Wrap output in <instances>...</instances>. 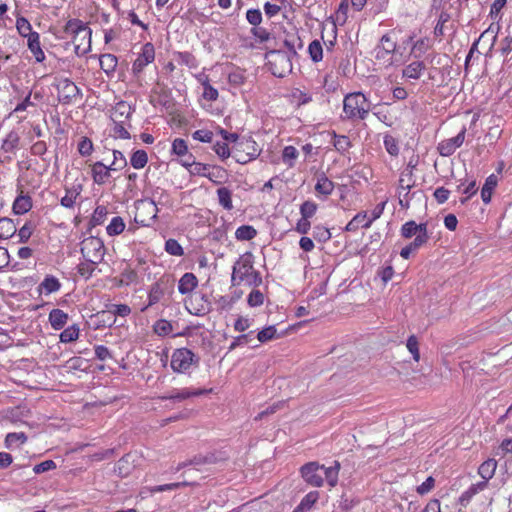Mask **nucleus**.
I'll use <instances>...</instances> for the list:
<instances>
[{
    "mask_svg": "<svg viewBox=\"0 0 512 512\" xmlns=\"http://www.w3.org/2000/svg\"><path fill=\"white\" fill-rule=\"evenodd\" d=\"M247 303L250 307L261 306L264 303V294L258 289H253L247 297Z\"/></svg>",
    "mask_w": 512,
    "mask_h": 512,
    "instance_id": "53",
    "label": "nucleus"
},
{
    "mask_svg": "<svg viewBox=\"0 0 512 512\" xmlns=\"http://www.w3.org/2000/svg\"><path fill=\"white\" fill-rule=\"evenodd\" d=\"M400 232L401 236L406 239L415 236V239H423V243H426L429 239L427 223L417 224L415 221L410 220L402 225Z\"/></svg>",
    "mask_w": 512,
    "mask_h": 512,
    "instance_id": "12",
    "label": "nucleus"
},
{
    "mask_svg": "<svg viewBox=\"0 0 512 512\" xmlns=\"http://www.w3.org/2000/svg\"><path fill=\"white\" fill-rule=\"evenodd\" d=\"M171 152H172V154H175L179 157L187 156V154L189 152H188V146H187L186 141L181 138H176L172 142Z\"/></svg>",
    "mask_w": 512,
    "mask_h": 512,
    "instance_id": "47",
    "label": "nucleus"
},
{
    "mask_svg": "<svg viewBox=\"0 0 512 512\" xmlns=\"http://www.w3.org/2000/svg\"><path fill=\"white\" fill-rule=\"evenodd\" d=\"M209 168H210V166L207 164L195 162L194 165H191L189 173L191 175L203 176V177H207L210 180H213V175L211 173H209Z\"/></svg>",
    "mask_w": 512,
    "mask_h": 512,
    "instance_id": "45",
    "label": "nucleus"
},
{
    "mask_svg": "<svg viewBox=\"0 0 512 512\" xmlns=\"http://www.w3.org/2000/svg\"><path fill=\"white\" fill-rule=\"evenodd\" d=\"M465 133L466 128L463 127L455 137L441 141L437 146L439 154L444 157L451 156L463 144Z\"/></svg>",
    "mask_w": 512,
    "mask_h": 512,
    "instance_id": "13",
    "label": "nucleus"
},
{
    "mask_svg": "<svg viewBox=\"0 0 512 512\" xmlns=\"http://www.w3.org/2000/svg\"><path fill=\"white\" fill-rule=\"evenodd\" d=\"M384 147L391 156H397L399 154L398 142L391 135L384 136Z\"/></svg>",
    "mask_w": 512,
    "mask_h": 512,
    "instance_id": "55",
    "label": "nucleus"
},
{
    "mask_svg": "<svg viewBox=\"0 0 512 512\" xmlns=\"http://www.w3.org/2000/svg\"><path fill=\"white\" fill-rule=\"evenodd\" d=\"M100 67L106 73V75H112L117 67L118 59L115 55L107 53L103 54L99 58Z\"/></svg>",
    "mask_w": 512,
    "mask_h": 512,
    "instance_id": "26",
    "label": "nucleus"
},
{
    "mask_svg": "<svg viewBox=\"0 0 512 512\" xmlns=\"http://www.w3.org/2000/svg\"><path fill=\"white\" fill-rule=\"evenodd\" d=\"M507 4V0H495L491 7L489 16L493 21H499L502 18L501 10L505 7Z\"/></svg>",
    "mask_w": 512,
    "mask_h": 512,
    "instance_id": "48",
    "label": "nucleus"
},
{
    "mask_svg": "<svg viewBox=\"0 0 512 512\" xmlns=\"http://www.w3.org/2000/svg\"><path fill=\"white\" fill-rule=\"evenodd\" d=\"M308 53L313 62H319L323 58V48L319 40H313L308 46Z\"/></svg>",
    "mask_w": 512,
    "mask_h": 512,
    "instance_id": "41",
    "label": "nucleus"
},
{
    "mask_svg": "<svg viewBox=\"0 0 512 512\" xmlns=\"http://www.w3.org/2000/svg\"><path fill=\"white\" fill-rule=\"evenodd\" d=\"M232 286L246 284L257 287L262 284V277L254 269V256L251 252H245L240 255L232 267L231 275Z\"/></svg>",
    "mask_w": 512,
    "mask_h": 512,
    "instance_id": "2",
    "label": "nucleus"
},
{
    "mask_svg": "<svg viewBox=\"0 0 512 512\" xmlns=\"http://www.w3.org/2000/svg\"><path fill=\"white\" fill-rule=\"evenodd\" d=\"M425 243H423V239H414L411 243L403 247L400 251V256L403 259H409L411 254L422 247Z\"/></svg>",
    "mask_w": 512,
    "mask_h": 512,
    "instance_id": "44",
    "label": "nucleus"
},
{
    "mask_svg": "<svg viewBox=\"0 0 512 512\" xmlns=\"http://www.w3.org/2000/svg\"><path fill=\"white\" fill-rule=\"evenodd\" d=\"M17 229L12 219H0V239H8L16 233Z\"/></svg>",
    "mask_w": 512,
    "mask_h": 512,
    "instance_id": "33",
    "label": "nucleus"
},
{
    "mask_svg": "<svg viewBox=\"0 0 512 512\" xmlns=\"http://www.w3.org/2000/svg\"><path fill=\"white\" fill-rule=\"evenodd\" d=\"M257 231L251 225H242L236 229L235 238L239 241H249L256 237Z\"/></svg>",
    "mask_w": 512,
    "mask_h": 512,
    "instance_id": "36",
    "label": "nucleus"
},
{
    "mask_svg": "<svg viewBox=\"0 0 512 512\" xmlns=\"http://www.w3.org/2000/svg\"><path fill=\"white\" fill-rule=\"evenodd\" d=\"M165 251L172 256H182L184 254L182 246L175 239H168L165 242Z\"/></svg>",
    "mask_w": 512,
    "mask_h": 512,
    "instance_id": "51",
    "label": "nucleus"
},
{
    "mask_svg": "<svg viewBox=\"0 0 512 512\" xmlns=\"http://www.w3.org/2000/svg\"><path fill=\"white\" fill-rule=\"evenodd\" d=\"M27 46L30 52L33 54L36 62L42 63L46 59L45 53L41 47L39 33L32 34L27 39Z\"/></svg>",
    "mask_w": 512,
    "mask_h": 512,
    "instance_id": "20",
    "label": "nucleus"
},
{
    "mask_svg": "<svg viewBox=\"0 0 512 512\" xmlns=\"http://www.w3.org/2000/svg\"><path fill=\"white\" fill-rule=\"evenodd\" d=\"M397 49V33L392 30L384 34L376 45L374 52L377 60H383L389 64L392 63V55Z\"/></svg>",
    "mask_w": 512,
    "mask_h": 512,
    "instance_id": "8",
    "label": "nucleus"
},
{
    "mask_svg": "<svg viewBox=\"0 0 512 512\" xmlns=\"http://www.w3.org/2000/svg\"><path fill=\"white\" fill-rule=\"evenodd\" d=\"M317 204L313 201H305L300 206V214L302 218L310 219L313 217L317 211Z\"/></svg>",
    "mask_w": 512,
    "mask_h": 512,
    "instance_id": "54",
    "label": "nucleus"
},
{
    "mask_svg": "<svg viewBox=\"0 0 512 512\" xmlns=\"http://www.w3.org/2000/svg\"><path fill=\"white\" fill-rule=\"evenodd\" d=\"M164 295V291L161 287V284L158 282L153 283L150 286L148 292V303L145 307L142 308V311H145L148 307L157 304Z\"/></svg>",
    "mask_w": 512,
    "mask_h": 512,
    "instance_id": "29",
    "label": "nucleus"
},
{
    "mask_svg": "<svg viewBox=\"0 0 512 512\" xmlns=\"http://www.w3.org/2000/svg\"><path fill=\"white\" fill-rule=\"evenodd\" d=\"M68 321V314L61 309H53L49 313V322L54 330L62 329Z\"/></svg>",
    "mask_w": 512,
    "mask_h": 512,
    "instance_id": "23",
    "label": "nucleus"
},
{
    "mask_svg": "<svg viewBox=\"0 0 512 512\" xmlns=\"http://www.w3.org/2000/svg\"><path fill=\"white\" fill-rule=\"evenodd\" d=\"M172 331V325L169 321L161 319L154 325V332L159 336H166Z\"/></svg>",
    "mask_w": 512,
    "mask_h": 512,
    "instance_id": "57",
    "label": "nucleus"
},
{
    "mask_svg": "<svg viewBox=\"0 0 512 512\" xmlns=\"http://www.w3.org/2000/svg\"><path fill=\"white\" fill-rule=\"evenodd\" d=\"M333 145L338 152L344 154L351 147V141L346 135H337L334 133Z\"/></svg>",
    "mask_w": 512,
    "mask_h": 512,
    "instance_id": "42",
    "label": "nucleus"
},
{
    "mask_svg": "<svg viewBox=\"0 0 512 512\" xmlns=\"http://www.w3.org/2000/svg\"><path fill=\"white\" fill-rule=\"evenodd\" d=\"M244 71L239 68L234 69L228 75V81L231 85L240 86L245 82Z\"/></svg>",
    "mask_w": 512,
    "mask_h": 512,
    "instance_id": "58",
    "label": "nucleus"
},
{
    "mask_svg": "<svg viewBox=\"0 0 512 512\" xmlns=\"http://www.w3.org/2000/svg\"><path fill=\"white\" fill-rule=\"evenodd\" d=\"M206 392L207 390L205 389H198L192 387L172 388L171 390L167 391L158 398L162 401L171 400L175 403H181L189 398L201 396Z\"/></svg>",
    "mask_w": 512,
    "mask_h": 512,
    "instance_id": "10",
    "label": "nucleus"
},
{
    "mask_svg": "<svg viewBox=\"0 0 512 512\" xmlns=\"http://www.w3.org/2000/svg\"><path fill=\"white\" fill-rule=\"evenodd\" d=\"M253 337V331H250L247 334H242L234 338L232 343L229 346V351L236 349L238 346H244L248 344Z\"/></svg>",
    "mask_w": 512,
    "mask_h": 512,
    "instance_id": "62",
    "label": "nucleus"
},
{
    "mask_svg": "<svg viewBox=\"0 0 512 512\" xmlns=\"http://www.w3.org/2000/svg\"><path fill=\"white\" fill-rule=\"evenodd\" d=\"M62 287L58 278L53 275H46L42 282L38 285L37 291L39 294L50 295L58 292Z\"/></svg>",
    "mask_w": 512,
    "mask_h": 512,
    "instance_id": "17",
    "label": "nucleus"
},
{
    "mask_svg": "<svg viewBox=\"0 0 512 512\" xmlns=\"http://www.w3.org/2000/svg\"><path fill=\"white\" fill-rule=\"evenodd\" d=\"M298 155L299 152L294 146H285L282 151V161L289 168H292L295 165V160L297 159Z\"/></svg>",
    "mask_w": 512,
    "mask_h": 512,
    "instance_id": "38",
    "label": "nucleus"
},
{
    "mask_svg": "<svg viewBox=\"0 0 512 512\" xmlns=\"http://www.w3.org/2000/svg\"><path fill=\"white\" fill-rule=\"evenodd\" d=\"M217 196L219 204L225 209V210H232L233 204H232V192L227 187H221L217 189Z\"/></svg>",
    "mask_w": 512,
    "mask_h": 512,
    "instance_id": "34",
    "label": "nucleus"
},
{
    "mask_svg": "<svg viewBox=\"0 0 512 512\" xmlns=\"http://www.w3.org/2000/svg\"><path fill=\"white\" fill-rule=\"evenodd\" d=\"M487 484L485 481H480L476 484H472L467 490H465L460 496V503H468L477 493L485 490Z\"/></svg>",
    "mask_w": 512,
    "mask_h": 512,
    "instance_id": "31",
    "label": "nucleus"
},
{
    "mask_svg": "<svg viewBox=\"0 0 512 512\" xmlns=\"http://www.w3.org/2000/svg\"><path fill=\"white\" fill-rule=\"evenodd\" d=\"M386 206V201H383L376 205V207L371 211L370 216L366 211H361L357 213L345 226V231L355 232L359 226L364 229H368L371 227L372 223L381 217L384 212Z\"/></svg>",
    "mask_w": 512,
    "mask_h": 512,
    "instance_id": "7",
    "label": "nucleus"
},
{
    "mask_svg": "<svg viewBox=\"0 0 512 512\" xmlns=\"http://www.w3.org/2000/svg\"><path fill=\"white\" fill-rule=\"evenodd\" d=\"M192 138L202 143H210L213 139V132L207 129H199L192 133Z\"/></svg>",
    "mask_w": 512,
    "mask_h": 512,
    "instance_id": "60",
    "label": "nucleus"
},
{
    "mask_svg": "<svg viewBox=\"0 0 512 512\" xmlns=\"http://www.w3.org/2000/svg\"><path fill=\"white\" fill-rule=\"evenodd\" d=\"M425 69L426 65L424 61L416 59L404 67L402 70V75L405 78L417 80L422 76Z\"/></svg>",
    "mask_w": 512,
    "mask_h": 512,
    "instance_id": "19",
    "label": "nucleus"
},
{
    "mask_svg": "<svg viewBox=\"0 0 512 512\" xmlns=\"http://www.w3.org/2000/svg\"><path fill=\"white\" fill-rule=\"evenodd\" d=\"M199 357L188 348L175 349L171 355L170 366L175 373H188L192 366H198Z\"/></svg>",
    "mask_w": 512,
    "mask_h": 512,
    "instance_id": "5",
    "label": "nucleus"
},
{
    "mask_svg": "<svg viewBox=\"0 0 512 512\" xmlns=\"http://www.w3.org/2000/svg\"><path fill=\"white\" fill-rule=\"evenodd\" d=\"M125 229V222L120 216L113 217L109 225L106 227L109 236L121 234Z\"/></svg>",
    "mask_w": 512,
    "mask_h": 512,
    "instance_id": "39",
    "label": "nucleus"
},
{
    "mask_svg": "<svg viewBox=\"0 0 512 512\" xmlns=\"http://www.w3.org/2000/svg\"><path fill=\"white\" fill-rule=\"evenodd\" d=\"M83 190L82 184H73L65 188V195L61 198L60 204L65 208H73L77 198Z\"/></svg>",
    "mask_w": 512,
    "mask_h": 512,
    "instance_id": "18",
    "label": "nucleus"
},
{
    "mask_svg": "<svg viewBox=\"0 0 512 512\" xmlns=\"http://www.w3.org/2000/svg\"><path fill=\"white\" fill-rule=\"evenodd\" d=\"M175 58L178 64L184 65L190 69H196L199 66L196 57L190 52H177L175 53Z\"/></svg>",
    "mask_w": 512,
    "mask_h": 512,
    "instance_id": "32",
    "label": "nucleus"
},
{
    "mask_svg": "<svg viewBox=\"0 0 512 512\" xmlns=\"http://www.w3.org/2000/svg\"><path fill=\"white\" fill-rule=\"evenodd\" d=\"M497 183H498V178L494 174H491L486 178L485 183L481 189V198L485 204L490 203L492 193H493L494 189L496 188Z\"/></svg>",
    "mask_w": 512,
    "mask_h": 512,
    "instance_id": "25",
    "label": "nucleus"
},
{
    "mask_svg": "<svg viewBox=\"0 0 512 512\" xmlns=\"http://www.w3.org/2000/svg\"><path fill=\"white\" fill-rule=\"evenodd\" d=\"M148 162V155L145 150L139 149L136 150L131 158H130V164L135 169H142L146 166Z\"/></svg>",
    "mask_w": 512,
    "mask_h": 512,
    "instance_id": "37",
    "label": "nucleus"
},
{
    "mask_svg": "<svg viewBox=\"0 0 512 512\" xmlns=\"http://www.w3.org/2000/svg\"><path fill=\"white\" fill-rule=\"evenodd\" d=\"M334 190V183L328 179V177L322 173L317 177V183L315 185V191L318 194L329 196Z\"/></svg>",
    "mask_w": 512,
    "mask_h": 512,
    "instance_id": "27",
    "label": "nucleus"
},
{
    "mask_svg": "<svg viewBox=\"0 0 512 512\" xmlns=\"http://www.w3.org/2000/svg\"><path fill=\"white\" fill-rule=\"evenodd\" d=\"M497 468V461L493 458H490L484 461L478 468V474L488 485V481L494 476Z\"/></svg>",
    "mask_w": 512,
    "mask_h": 512,
    "instance_id": "24",
    "label": "nucleus"
},
{
    "mask_svg": "<svg viewBox=\"0 0 512 512\" xmlns=\"http://www.w3.org/2000/svg\"><path fill=\"white\" fill-rule=\"evenodd\" d=\"M79 328L76 325H72L64 329L60 333V341L62 343H70L78 339Z\"/></svg>",
    "mask_w": 512,
    "mask_h": 512,
    "instance_id": "43",
    "label": "nucleus"
},
{
    "mask_svg": "<svg viewBox=\"0 0 512 512\" xmlns=\"http://www.w3.org/2000/svg\"><path fill=\"white\" fill-rule=\"evenodd\" d=\"M155 59V48L154 45L150 42L145 43L142 46L141 52L139 53L136 60L133 62L132 65V72L135 75L140 74L143 69L152 63Z\"/></svg>",
    "mask_w": 512,
    "mask_h": 512,
    "instance_id": "11",
    "label": "nucleus"
},
{
    "mask_svg": "<svg viewBox=\"0 0 512 512\" xmlns=\"http://www.w3.org/2000/svg\"><path fill=\"white\" fill-rule=\"evenodd\" d=\"M318 498L319 492L311 491L303 497V499L300 502V505L308 511L317 502Z\"/></svg>",
    "mask_w": 512,
    "mask_h": 512,
    "instance_id": "64",
    "label": "nucleus"
},
{
    "mask_svg": "<svg viewBox=\"0 0 512 512\" xmlns=\"http://www.w3.org/2000/svg\"><path fill=\"white\" fill-rule=\"evenodd\" d=\"M340 463L334 462L333 466L325 467L317 462H309L301 467L303 479L311 486L321 487L326 479L327 483L334 487L338 482Z\"/></svg>",
    "mask_w": 512,
    "mask_h": 512,
    "instance_id": "3",
    "label": "nucleus"
},
{
    "mask_svg": "<svg viewBox=\"0 0 512 512\" xmlns=\"http://www.w3.org/2000/svg\"><path fill=\"white\" fill-rule=\"evenodd\" d=\"M429 49V40L421 38L415 41L411 48V56L415 59H420Z\"/></svg>",
    "mask_w": 512,
    "mask_h": 512,
    "instance_id": "35",
    "label": "nucleus"
},
{
    "mask_svg": "<svg viewBox=\"0 0 512 512\" xmlns=\"http://www.w3.org/2000/svg\"><path fill=\"white\" fill-rule=\"evenodd\" d=\"M406 347L409 352L412 354L413 359L418 362L420 359V353L418 348V340L415 335H411L407 339Z\"/></svg>",
    "mask_w": 512,
    "mask_h": 512,
    "instance_id": "61",
    "label": "nucleus"
},
{
    "mask_svg": "<svg viewBox=\"0 0 512 512\" xmlns=\"http://www.w3.org/2000/svg\"><path fill=\"white\" fill-rule=\"evenodd\" d=\"M16 29L18 33L24 37L29 38L32 34L36 32L32 30V26L30 22L25 17H18L16 20Z\"/></svg>",
    "mask_w": 512,
    "mask_h": 512,
    "instance_id": "40",
    "label": "nucleus"
},
{
    "mask_svg": "<svg viewBox=\"0 0 512 512\" xmlns=\"http://www.w3.org/2000/svg\"><path fill=\"white\" fill-rule=\"evenodd\" d=\"M284 46L290 55L296 56L297 51L302 49L303 43L301 38L296 33H294L286 36L284 39Z\"/></svg>",
    "mask_w": 512,
    "mask_h": 512,
    "instance_id": "30",
    "label": "nucleus"
},
{
    "mask_svg": "<svg viewBox=\"0 0 512 512\" xmlns=\"http://www.w3.org/2000/svg\"><path fill=\"white\" fill-rule=\"evenodd\" d=\"M138 211H143L150 215V219H155L157 216L158 209L153 201H143L137 207Z\"/></svg>",
    "mask_w": 512,
    "mask_h": 512,
    "instance_id": "63",
    "label": "nucleus"
},
{
    "mask_svg": "<svg viewBox=\"0 0 512 512\" xmlns=\"http://www.w3.org/2000/svg\"><path fill=\"white\" fill-rule=\"evenodd\" d=\"M132 113L131 105L125 101H120L113 107L110 117L112 122L128 123Z\"/></svg>",
    "mask_w": 512,
    "mask_h": 512,
    "instance_id": "16",
    "label": "nucleus"
},
{
    "mask_svg": "<svg viewBox=\"0 0 512 512\" xmlns=\"http://www.w3.org/2000/svg\"><path fill=\"white\" fill-rule=\"evenodd\" d=\"M32 208V199L28 195L20 194L13 202V212L16 215H23Z\"/></svg>",
    "mask_w": 512,
    "mask_h": 512,
    "instance_id": "22",
    "label": "nucleus"
},
{
    "mask_svg": "<svg viewBox=\"0 0 512 512\" xmlns=\"http://www.w3.org/2000/svg\"><path fill=\"white\" fill-rule=\"evenodd\" d=\"M64 32L72 37L77 56H83L91 50L92 30L82 20L76 18L68 20Z\"/></svg>",
    "mask_w": 512,
    "mask_h": 512,
    "instance_id": "4",
    "label": "nucleus"
},
{
    "mask_svg": "<svg viewBox=\"0 0 512 512\" xmlns=\"http://www.w3.org/2000/svg\"><path fill=\"white\" fill-rule=\"evenodd\" d=\"M27 441V436L24 432L8 433L5 438V447L8 449L20 448Z\"/></svg>",
    "mask_w": 512,
    "mask_h": 512,
    "instance_id": "28",
    "label": "nucleus"
},
{
    "mask_svg": "<svg viewBox=\"0 0 512 512\" xmlns=\"http://www.w3.org/2000/svg\"><path fill=\"white\" fill-rule=\"evenodd\" d=\"M127 166V160L123 153L119 150H113V161L109 167L114 168L113 171L122 170Z\"/></svg>",
    "mask_w": 512,
    "mask_h": 512,
    "instance_id": "49",
    "label": "nucleus"
},
{
    "mask_svg": "<svg viewBox=\"0 0 512 512\" xmlns=\"http://www.w3.org/2000/svg\"><path fill=\"white\" fill-rule=\"evenodd\" d=\"M78 152L81 156L87 157L90 156L93 152V143L88 137H81L78 146Z\"/></svg>",
    "mask_w": 512,
    "mask_h": 512,
    "instance_id": "50",
    "label": "nucleus"
},
{
    "mask_svg": "<svg viewBox=\"0 0 512 512\" xmlns=\"http://www.w3.org/2000/svg\"><path fill=\"white\" fill-rule=\"evenodd\" d=\"M126 124L127 123L113 122V127L111 130L113 137L120 138V139H129L130 133L128 132V130L125 127Z\"/></svg>",
    "mask_w": 512,
    "mask_h": 512,
    "instance_id": "56",
    "label": "nucleus"
},
{
    "mask_svg": "<svg viewBox=\"0 0 512 512\" xmlns=\"http://www.w3.org/2000/svg\"><path fill=\"white\" fill-rule=\"evenodd\" d=\"M313 238L321 243H325L331 239V232L322 225H316L313 228Z\"/></svg>",
    "mask_w": 512,
    "mask_h": 512,
    "instance_id": "46",
    "label": "nucleus"
},
{
    "mask_svg": "<svg viewBox=\"0 0 512 512\" xmlns=\"http://www.w3.org/2000/svg\"><path fill=\"white\" fill-rule=\"evenodd\" d=\"M59 98L65 103H71L80 97V89L69 79H64L59 83Z\"/></svg>",
    "mask_w": 512,
    "mask_h": 512,
    "instance_id": "14",
    "label": "nucleus"
},
{
    "mask_svg": "<svg viewBox=\"0 0 512 512\" xmlns=\"http://www.w3.org/2000/svg\"><path fill=\"white\" fill-rule=\"evenodd\" d=\"M80 251L83 258L91 263H101L105 256V246L102 239L90 236L80 243Z\"/></svg>",
    "mask_w": 512,
    "mask_h": 512,
    "instance_id": "6",
    "label": "nucleus"
},
{
    "mask_svg": "<svg viewBox=\"0 0 512 512\" xmlns=\"http://www.w3.org/2000/svg\"><path fill=\"white\" fill-rule=\"evenodd\" d=\"M198 285L197 277L190 272L185 273L178 282V291L182 295L191 293Z\"/></svg>",
    "mask_w": 512,
    "mask_h": 512,
    "instance_id": "21",
    "label": "nucleus"
},
{
    "mask_svg": "<svg viewBox=\"0 0 512 512\" xmlns=\"http://www.w3.org/2000/svg\"><path fill=\"white\" fill-rule=\"evenodd\" d=\"M98 264L99 263H91L90 261L85 260V262H82L78 265V267H77L78 273L82 277H85L86 279H88L93 275V273L96 269V265H98Z\"/></svg>",
    "mask_w": 512,
    "mask_h": 512,
    "instance_id": "52",
    "label": "nucleus"
},
{
    "mask_svg": "<svg viewBox=\"0 0 512 512\" xmlns=\"http://www.w3.org/2000/svg\"><path fill=\"white\" fill-rule=\"evenodd\" d=\"M260 155V149L252 138L243 139L237 143L233 157L238 163L245 164Z\"/></svg>",
    "mask_w": 512,
    "mask_h": 512,
    "instance_id": "9",
    "label": "nucleus"
},
{
    "mask_svg": "<svg viewBox=\"0 0 512 512\" xmlns=\"http://www.w3.org/2000/svg\"><path fill=\"white\" fill-rule=\"evenodd\" d=\"M114 168L105 165L101 161L95 162L91 165V177L93 182L97 185H105L109 178L112 176Z\"/></svg>",
    "mask_w": 512,
    "mask_h": 512,
    "instance_id": "15",
    "label": "nucleus"
},
{
    "mask_svg": "<svg viewBox=\"0 0 512 512\" xmlns=\"http://www.w3.org/2000/svg\"><path fill=\"white\" fill-rule=\"evenodd\" d=\"M371 102L361 91L347 93L343 98L341 119L350 123L364 121L371 111Z\"/></svg>",
    "mask_w": 512,
    "mask_h": 512,
    "instance_id": "1",
    "label": "nucleus"
},
{
    "mask_svg": "<svg viewBox=\"0 0 512 512\" xmlns=\"http://www.w3.org/2000/svg\"><path fill=\"white\" fill-rule=\"evenodd\" d=\"M276 335V328L275 326H268L257 334V339L260 343H265L267 341H270L275 338Z\"/></svg>",
    "mask_w": 512,
    "mask_h": 512,
    "instance_id": "59",
    "label": "nucleus"
}]
</instances>
